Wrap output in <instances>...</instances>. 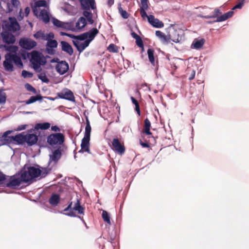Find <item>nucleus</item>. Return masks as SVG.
<instances>
[{
  "label": "nucleus",
  "instance_id": "1",
  "mask_svg": "<svg viewBox=\"0 0 249 249\" xmlns=\"http://www.w3.org/2000/svg\"><path fill=\"white\" fill-rule=\"evenodd\" d=\"M51 168H36L30 167L27 170L23 171L21 178L23 182H27L39 176L41 178H45L51 171Z\"/></svg>",
  "mask_w": 249,
  "mask_h": 249
},
{
  "label": "nucleus",
  "instance_id": "2",
  "mask_svg": "<svg viewBox=\"0 0 249 249\" xmlns=\"http://www.w3.org/2000/svg\"><path fill=\"white\" fill-rule=\"evenodd\" d=\"M22 67L23 63L20 57L16 53H8L5 55V60L3 62L4 70L8 72H12L15 70L13 65Z\"/></svg>",
  "mask_w": 249,
  "mask_h": 249
},
{
  "label": "nucleus",
  "instance_id": "3",
  "mask_svg": "<svg viewBox=\"0 0 249 249\" xmlns=\"http://www.w3.org/2000/svg\"><path fill=\"white\" fill-rule=\"evenodd\" d=\"M80 3L81 8L84 10L83 15L86 18L87 21L90 24L94 23L92 18L93 14L89 11L90 9L95 10L96 6L94 0H78Z\"/></svg>",
  "mask_w": 249,
  "mask_h": 249
},
{
  "label": "nucleus",
  "instance_id": "4",
  "mask_svg": "<svg viewBox=\"0 0 249 249\" xmlns=\"http://www.w3.org/2000/svg\"><path fill=\"white\" fill-rule=\"evenodd\" d=\"M30 61L33 69L36 72H40L42 70L41 66L46 63V59L42 53L36 51L31 53Z\"/></svg>",
  "mask_w": 249,
  "mask_h": 249
},
{
  "label": "nucleus",
  "instance_id": "5",
  "mask_svg": "<svg viewBox=\"0 0 249 249\" xmlns=\"http://www.w3.org/2000/svg\"><path fill=\"white\" fill-rule=\"evenodd\" d=\"M91 128L90 125L89 121L88 118H86V125L85 127V131L84 133V138L82 140L81 144V150L79 152H88L90 153L89 150V141L90 137V132Z\"/></svg>",
  "mask_w": 249,
  "mask_h": 249
},
{
  "label": "nucleus",
  "instance_id": "6",
  "mask_svg": "<svg viewBox=\"0 0 249 249\" xmlns=\"http://www.w3.org/2000/svg\"><path fill=\"white\" fill-rule=\"evenodd\" d=\"M72 203V202H71L68 206L64 210V212L69 211V213H64L65 214L71 217L76 216L74 213V211H77L78 214L84 213V208L81 206L80 201L78 199H77V201L74 204L72 208H71Z\"/></svg>",
  "mask_w": 249,
  "mask_h": 249
},
{
  "label": "nucleus",
  "instance_id": "7",
  "mask_svg": "<svg viewBox=\"0 0 249 249\" xmlns=\"http://www.w3.org/2000/svg\"><path fill=\"white\" fill-rule=\"evenodd\" d=\"M64 140V135L61 133L51 134L47 138V142L52 146L62 145Z\"/></svg>",
  "mask_w": 249,
  "mask_h": 249
},
{
  "label": "nucleus",
  "instance_id": "8",
  "mask_svg": "<svg viewBox=\"0 0 249 249\" xmlns=\"http://www.w3.org/2000/svg\"><path fill=\"white\" fill-rule=\"evenodd\" d=\"M222 12L219 8H215L214 9L213 16L214 18H216V19L214 20V22H222L226 20V19L232 17L233 15L234 12L232 11H230L224 14L218 16L219 15L221 14Z\"/></svg>",
  "mask_w": 249,
  "mask_h": 249
},
{
  "label": "nucleus",
  "instance_id": "9",
  "mask_svg": "<svg viewBox=\"0 0 249 249\" xmlns=\"http://www.w3.org/2000/svg\"><path fill=\"white\" fill-rule=\"evenodd\" d=\"M99 31L96 28H93L87 32L79 35L81 40H86L90 43L98 34Z\"/></svg>",
  "mask_w": 249,
  "mask_h": 249
},
{
  "label": "nucleus",
  "instance_id": "10",
  "mask_svg": "<svg viewBox=\"0 0 249 249\" xmlns=\"http://www.w3.org/2000/svg\"><path fill=\"white\" fill-rule=\"evenodd\" d=\"M53 25L57 28L66 30H73L74 29L73 24L71 22H63L55 18L52 19Z\"/></svg>",
  "mask_w": 249,
  "mask_h": 249
},
{
  "label": "nucleus",
  "instance_id": "11",
  "mask_svg": "<svg viewBox=\"0 0 249 249\" xmlns=\"http://www.w3.org/2000/svg\"><path fill=\"white\" fill-rule=\"evenodd\" d=\"M54 37V34L53 33V36L52 37H50L47 40V44L46 45V52L47 53L51 55L54 54L55 53V51L54 49L56 48L58 45L57 42L56 40L53 39Z\"/></svg>",
  "mask_w": 249,
  "mask_h": 249
},
{
  "label": "nucleus",
  "instance_id": "12",
  "mask_svg": "<svg viewBox=\"0 0 249 249\" xmlns=\"http://www.w3.org/2000/svg\"><path fill=\"white\" fill-rule=\"evenodd\" d=\"M19 43L22 48L28 50L32 49L36 45V42L35 41L28 38L20 39Z\"/></svg>",
  "mask_w": 249,
  "mask_h": 249
},
{
  "label": "nucleus",
  "instance_id": "13",
  "mask_svg": "<svg viewBox=\"0 0 249 249\" xmlns=\"http://www.w3.org/2000/svg\"><path fill=\"white\" fill-rule=\"evenodd\" d=\"M57 97L61 99H65L71 102L75 101V98L72 92L69 89H65L62 91L57 93Z\"/></svg>",
  "mask_w": 249,
  "mask_h": 249
},
{
  "label": "nucleus",
  "instance_id": "14",
  "mask_svg": "<svg viewBox=\"0 0 249 249\" xmlns=\"http://www.w3.org/2000/svg\"><path fill=\"white\" fill-rule=\"evenodd\" d=\"M61 157V152L59 148L55 150L52 155H50L49 166L55 165Z\"/></svg>",
  "mask_w": 249,
  "mask_h": 249
},
{
  "label": "nucleus",
  "instance_id": "15",
  "mask_svg": "<svg viewBox=\"0 0 249 249\" xmlns=\"http://www.w3.org/2000/svg\"><path fill=\"white\" fill-rule=\"evenodd\" d=\"M112 145L114 150L120 155H122L124 153L125 147L122 144L118 139L115 138L113 139Z\"/></svg>",
  "mask_w": 249,
  "mask_h": 249
},
{
  "label": "nucleus",
  "instance_id": "16",
  "mask_svg": "<svg viewBox=\"0 0 249 249\" xmlns=\"http://www.w3.org/2000/svg\"><path fill=\"white\" fill-rule=\"evenodd\" d=\"M12 131L8 130L5 132L2 136L0 137V143L2 145L14 143V136H9L8 135Z\"/></svg>",
  "mask_w": 249,
  "mask_h": 249
},
{
  "label": "nucleus",
  "instance_id": "17",
  "mask_svg": "<svg viewBox=\"0 0 249 249\" xmlns=\"http://www.w3.org/2000/svg\"><path fill=\"white\" fill-rule=\"evenodd\" d=\"M53 32H50L48 34H46L44 31L41 30L38 31L34 35V37L37 40H41L43 41H47L49 38L52 37Z\"/></svg>",
  "mask_w": 249,
  "mask_h": 249
},
{
  "label": "nucleus",
  "instance_id": "18",
  "mask_svg": "<svg viewBox=\"0 0 249 249\" xmlns=\"http://www.w3.org/2000/svg\"><path fill=\"white\" fill-rule=\"evenodd\" d=\"M55 69L58 73L62 75L68 71L69 66L67 62L62 61L56 65Z\"/></svg>",
  "mask_w": 249,
  "mask_h": 249
},
{
  "label": "nucleus",
  "instance_id": "19",
  "mask_svg": "<svg viewBox=\"0 0 249 249\" xmlns=\"http://www.w3.org/2000/svg\"><path fill=\"white\" fill-rule=\"evenodd\" d=\"M22 181L23 180L21 177L19 178L13 176L10 178L9 181L6 183V185L7 187L15 188L19 186Z\"/></svg>",
  "mask_w": 249,
  "mask_h": 249
},
{
  "label": "nucleus",
  "instance_id": "20",
  "mask_svg": "<svg viewBox=\"0 0 249 249\" xmlns=\"http://www.w3.org/2000/svg\"><path fill=\"white\" fill-rule=\"evenodd\" d=\"M148 22L155 28H162L164 26V24L159 19L155 18L153 15H149L148 17Z\"/></svg>",
  "mask_w": 249,
  "mask_h": 249
},
{
  "label": "nucleus",
  "instance_id": "21",
  "mask_svg": "<svg viewBox=\"0 0 249 249\" xmlns=\"http://www.w3.org/2000/svg\"><path fill=\"white\" fill-rule=\"evenodd\" d=\"M80 40H73V45L76 47L77 50L81 53L83 52L89 45V43L86 40L84 42H80Z\"/></svg>",
  "mask_w": 249,
  "mask_h": 249
},
{
  "label": "nucleus",
  "instance_id": "22",
  "mask_svg": "<svg viewBox=\"0 0 249 249\" xmlns=\"http://www.w3.org/2000/svg\"><path fill=\"white\" fill-rule=\"evenodd\" d=\"M169 37H170V40H171L175 43H179L183 39L182 36L180 35L179 32L176 30H174L171 32V34L169 35Z\"/></svg>",
  "mask_w": 249,
  "mask_h": 249
},
{
  "label": "nucleus",
  "instance_id": "23",
  "mask_svg": "<svg viewBox=\"0 0 249 249\" xmlns=\"http://www.w3.org/2000/svg\"><path fill=\"white\" fill-rule=\"evenodd\" d=\"M41 7H46L47 2L45 0H39L35 3V6L33 7V10L35 15L37 16L39 8Z\"/></svg>",
  "mask_w": 249,
  "mask_h": 249
},
{
  "label": "nucleus",
  "instance_id": "24",
  "mask_svg": "<svg viewBox=\"0 0 249 249\" xmlns=\"http://www.w3.org/2000/svg\"><path fill=\"white\" fill-rule=\"evenodd\" d=\"M2 36L3 42L8 44H14L15 42V37L11 33L8 32L4 33L2 34Z\"/></svg>",
  "mask_w": 249,
  "mask_h": 249
},
{
  "label": "nucleus",
  "instance_id": "25",
  "mask_svg": "<svg viewBox=\"0 0 249 249\" xmlns=\"http://www.w3.org/2000/svg\"><path fill=\"white\" fill-rule=\"evenodd\" d=\"M25 142L28 145L35 144L38 140L37 136L34 134H28L25 135Z\"/></svg>",
  "mask_w": 249,
  "mask_h": 249
},
{
  "label": "nucleus",
  "instance_id": "26",
  "mask_svg": "<svg viewBox=\"0 0 249 249\" xmlns=\"http://www.w3.org/2000/svg\"><path fill=\"white\" fill-rule=\"evenodd\" d=\"M62 46V50L66 52L69 55H71L73 53L72 47L67 42L62 41L61 42Z\"/></svg>",
  "mask_w": 249,
  "mask_h": 249
},
{
  "label": "nucleus",
  "instance_id": "27",
  "mask_svg": "<svg viewBox=\"0 0 249 249\" xmlns=\"http://www.w3.org/2000/svg\"><path fill=\"white\" fill-rule=\"evenodd\" d=\"M155 35L160 39V41L163 43H167L170 41L169 36H166L165 34L160 31H156Z\"/></svg>",
  "mask_w": 249,
  "mask_h": 249
},
{
  "label": "nucleus",
  "instance_id": "28",
  "mask_svg": "<svg viewBox=\"0 0 249 249\" xmlns=\"http://www.w3.org/2000/svg\"><path fill=\"white\" fill-rule=\"evenodd\" d=\"M87 19L85 17H80L76 22V28L78 30L84 28L87 24Z\"/></svg>",
  "mask_w": 249,
  "mask_h": 249
},
{
  "label": "nucleus",
  "instance_id": "29",
  "mask_svg": "<svg viewBox=\"0 0 249 249\" xmlns=\"http://www.w3.org/2000/svg\"><path fill=\"white\" fill-rule=\"evenodd\" d=\"M25 135L23 133L18 134L14 136V142H16L18 144H22L25 142Z\"/></svg>",
  "mask_w": 249,
  "mask_h": 249
},
{
  "label": "nucleus",
  "instance_id": "30",
  "mask_svg": "<svg viewBox=\"0 0 249 249\" xmlns=\"http://www.w3.org/2000/svg\"><path fill=\"white\" fill-rule=\"evenodd\" d=\"M60 201V196L56 194H53L49 200V203L53 206H56Z\"/></svg>",
  "mask_w": 249,
  "mask_h": 249
},
{
  "label": "nucleus",
  "instance_id": "31",
  "mask_svg": "<svg viewBox=\"0 0 249 249\" xmlns=\"http://www.w3.org/2000/svg\"><path fill=\"white\" fill-rule=\"evenodd\" d=\"M39 16L41 17L42 20L47 23L50 21V17L47 11L45 9H42L40 10Z\"/></svg>",
  "mask_w": 249,
  "mask_h": 249
},
{
  "label": "nucleus",
  "instance_id": "32",
  "mask_svg": "<svg viewBox=\"0 0 249 249\" xmlns=\"http://www.w3.org/2000/svg\"><path fill=\"white\" fill-rule=\"evenodd\" d=\"M50 126L51 124L48 122L37 123L35 125V129L36 130H47L50 127Z\"/></svg>",
  "mask_w": 249,
  "mask_h": 249
},
{
  "label": "nucleus",
  "instance_id": "33",
  "mask_svg": "<svg viewBox=\"0 0 249 249\" xmlns=\"http://www.w3.org/2000/svg\"><path fill=\"white\" fill-rule=\"evenodd\" d=\"M43 97L40 95H37L36 96H31L29 99L28 100H26L24 101L26 105H29L32 103H34L37 101H41Z\"/></svg>",
  "mask_w": 249,
  "mask_h": 249
},
{
  "label": "nucleus",
  "instance_id": "34",
  "mask_svg": "<svg viewBox=\"0 0 249 249\" xmlns=\"http://www.w3.org/2000/svg\"><path fill=\"white\" fill-rule=\"evenodd\" d=\"M151 126V123L149 120L146 118L144 120V124L143 132L147 135H151L152 133L150 131V128Z\"/></svg>",
  "mask_w": 249,
  "mask_h": 249
},
{
  "label": "nucleus",
  "instance_id": "35",
  "mask_svg": "<svg viewBox=\"0 0 249 249\" xmlns=\"http://www.w3.org/2000/svg\"><path fill=\"white\" fill-rule=\"evenodd\" d=\"M10 28L13 31H17L19 30V25L15 18H10Z\"/></svg>",
  "mask_w": 249,
  "mask_h": 249
},
{
  "label": "nucleus",
  "instance_id": "36",
  "mask_svg": "<svg viewBox=\"0 0 249 249\" xmlns=\"http://www.w3.org/2000/svg\"><path fill=\"white\" fill-rule=\"evenodd\" d=\"M204 42L205 40L204 39L196 40L193 42V44H192V46H193V48L199 49L203 46Z\"/></svg>",
  "mask_w": 249,
  "mask_h": 249
},
{
  "label": "nucleus",
  "instance_id": "37",
  "mask_svg": "<svg viewBox=\"0 0 249 249\" xmlns=\"http://www.w3.org/2000/svg\"><path fill=\"white\" fill-rule=\"evenodd\" d=\"M6 94L3 89H0V105H3L6 101Z\"/></svg>",
  "mask_w": 249,
  "mask_h": 249
},
{
  "label": "nucleus",
  "instance_id": "38",
  "mask_svg": "<svg viewBox=\"0 0 249 249\" xmlns=\"http://www.w3.org/2000/svg\"><path fill=\"white\" fill-rule=\"evenodd\" d=\"M154 51L151 49H149L147 50V54L149 61L153 65H155V58L154 56Z\"/></svg>",
  "mask_w": 249,
  "mask_h": 249
},
{
  "label": "nucleus",
  "instance_id": "39",
  "mask_svg": "<svg viewBox=\"0 0 249 249\" xmlns=\"http://www.w3.org/2000/svg\"><path fill=\"white\" fill-rule=\"evenodd\" d=\"M102 216L105 222H107L109 225L111 224L110 220V216L109 213L106 211H103Z\"/></svg>",
  "mask_w": 249,
  "mask_h": 249
},
{
  "label": "nucleus",
  "instance_id": "40",
  "mask_svg": "<svg viewBox=\"0 0 249 249\" xmlns=\"http://www.w3.org/2000/svg\"><path fill=\"white\" fill-rule=\"evenodd\" d=\"M38 78L44 83H48L49 82V79L47 78L44 72H41L38 75Z\"/></svg>",
  "mask_w": 249,
  "mask_h": 249
},
{
  "label": "nucleus",
  "instance_id": "41",
  "mask_svg": "<svg viewBox=\"0 0 249 249\" xmlns=\"http://www.w3.org/2000/svg\"><path fill=\"white\" fill-rule=\"evenodd\" d=\"M60 34L62 36H66L70 37L71 38H73L74 39V40H81V38L79 37V35L75 36L73 34H68V33H64V32H61Z\"/></svg>",
  "mask_w": 249,
  "mask_h": 249
},
{
  "label": "nucleus",
  "instance_id": "42",
  "mask_svg": "<svg viewBox=\"0 0 249 249\" xmlns=\"http://www.w3.org/2000/svg\"><path fill=\"white\" fill-rule=\"evenodd\" d=\"M118 9L120 14L124 18L126 19L128 18L129 14L126 11L124 10L121 6H120Z\"/></svg>",
  "mask_w": 249,
  "mask_h": 249
},
{
  "label": "nucleus",
  "instance_id": "43",
  "mask_svg": "<svg viewBox=\"0 0 249 249\" xmlns=\"http://www.w3.org/2000/svg\"><path fill=\"white\" fill-rule=\"evenodd\" d=\"M25 88L26 89L29 91L33 92L34 94H36L37 91L35 88H34L30 84L27 83L25 85Z\"/></svg>",
  "mask_w": 249,
  "mask_h": 249
},
{
  "label": "nucleus",
  "instance_id": "44",
  "mask_svg": "<svg viewBox=\"0 0 249 249\" xmlns=\"http://www.w3.org/2000/svg\"><path fill=\"white\" fill-rule=\"evenodd\" d=\"M148 8V0H141L140 9L147 10Z\"/></svg>",
  "mask_w": 249,
  "mask_h": 249
},
{
  "label": "nucleus",
  "instance_id": "45",
  "mask_svg": "<svg viewBox=\"0 0 249 249\" xmlns=\"http://www.w3.org/2000/svg\"><path fill=\"white\" fill-rule=\"evenodd\" d=\"M22 76L24 78L26 77H32L33 75V74L32 72H29L25 70H23L21 73Z\"/></svg>",
  "mask_w": 249,
  "mask_h": 249
},
{
  "label": "nucleus",
  "instance_id": "46",
  "mask_svg": "<svg viewBox=\"0 0 249 249\" xmlns=\"http://www.w3.org/2000/svg\"><path fill=\"white\" fill-rule=\"evenodd\" d=\"M188 74H189L188 77L189 80H192L194 78L195 76L196 71L193 69H190L188 70Z\"/></svg>",
  "mask_w": 249,
  "mask_h": 249
},
{
  "label": "nucleus",
  "instance_id": "47",
  "mask_svg": "<svg viewBox=\"0 0 249 249\" xmlns=\"http://www.w3.org/2000/svg\"><path fill=\"white\" fill-rule=\"evenodd\" d=\"M136 42L137 45L139 47H143V42H142V40L141 39V38H140V37H139V38H136Z\"/></svg>",
  "mask_w": 249,
  "mask_h": 249
},
{
  "label": "nucleus",
  "instance_id": "48",
  "mask_svg": "<svg viewBox=\"0 0 249 249\" xmlns=\"http://www.w3.org/2000/svg\"><path fill=\"white\" fill-rule=\"evenodd\" d=\"M146 10H143V9H140V14H141V17L143 18H147L148 19V17L149 16H148L146 14Z\"/></svg>",
  "mask_w": 249,
  "mask_h": 249
},
{
  "label": "nucleus",
  "instance_id": "49",
  "mask_svg": "<svg viewBox=\"0 0 249 249\" xmlns=\"http://www.w3.org/2000/svg\"><path fill=\"white\" fill-rule=\"evenodd\" d=\"M5 50L10 52H16L17 50V47L16 46H10L5 47Z\"/></svg>",
  "mask_w": 249,
  "mask_h": 249
},
{
  "label": "nucleus",
  "instance_id": "50",
  "mask_svg": "<svg viewBox=\"0 0 249 249\" xmlns=\"http://www.w3.org/2000/svg\"><path fill=\"white\" fill-rule=\"evenodd\" d=\"M6 179V176L2 173H0V184H3Z\"/></svg>",
  "mask_w": 249,
  "mask_h": 249
},
{
  "label": "nucleus",
  "instance_id": "51",
  "mask_svg": "<svg viewBox=\"0 0 249 249\" xmlns=\"http://www.w3.org/2000/svg\"><path fill=\"white\" fill-rule=\"evenodd\" d=\"M243 3L240 2L238 4H236L235 6H234L232 8V10L231 11H233V10H234L236 9H241L243 7Z\"/></svg>",
  "mask_w": 249,
  "mask_h": 249
},
{
  "label": "nucleus",
  "instance_id": "52",
  "mask_svg": "<svg viewBox=\"0 0 249 249\" xmlns=\"http://www.w3.org/2000/svg\"><path fill=\"white\" fill-rule=\"evenodd\" d=\"M115 45L114 44H110L108 47V50L110 52H116V51L115 50Z\"/></svg>",
  "mask_w": 249,
  "mask_h": 249
},
{
  "label": "nucleus",
  "instance_id": "53",
  "mask_svg": "<svg viewBox=\"0 0 249 249\" xmlns=\"http://www.w3.org/2000/svg\"><path fill=\"white\" fill-rule=\"evenodd\" d=\"M11 0L12 4L14 7H18L19 4V2L18 0Z\"/></svg>",
  "mask_w": 249,
  "mask_h": 249
},
{
  "label": "nucleus",
  "instance_id": "54",
  "mask_svg": "<svg viewBox=\"0 0 249 249\" xmlns=\"http://www.w3.org/2000/svg\"><path fill=\"white\" fill-rule=\"evenodd\" d=\"M51 130L54 132H59L60 131V129L56 125L52 126Z\"/></svg>",
  "mask_w": 249,
  "mask_h": 249
},
{
  "label": "nucleus",
  "instance_id": "55",
  "mask_svg": "<svg viewBox=\"0 0 249 249\" xmlns=\"http://www.w3.org/2000/svg\"><path fill=\"white\" fill-rule=\"evenodd\" d=\"M26 127H27V125H26V124L19 125L18 127V130L20 131V130H24L25 129H26Z\"/></svg>",
  "mask_w": 249,
  "mask_h": 249
},
{
  "label": "nucleus",
  "instance_id": "56",
  "mask_svg": "<svg viewBox=\"0 0 249 249\" xmlns=\"http://www.w3.org/2000/svg\"><path fill=\"white\" fill-rule=\"evenodd\" d=\"M135 110H136V111L137 112L138 114L140 115V114H141V112H140V107H139V105L138 104V105H136L135 106Z\"/></svg>",
  "mask_w": 249,
  "mask_h": 249
},
{
  "label": "nucleus",
  "instance_id": "57",
  "mask_svg": "<svg viewBox=\"0 0 249 249\" xmlns=\"http://www.w3.org/2000/svg\"><path fill=\"white\" fill-rule=\"evenodd\" d=\"M131 101L133 103V104H134L135 105V106H136V105H138L139 104L138 101H137V100L134 98L133 97H131Z\"/></svg>",
  "mask_w": 249,
  "mask_h": 249
},
{
  "label": "nucleus",
  "instance_id": "58",
  "mask_svg": "<svg viewBox=\"0 0 249 249\" xmlns=\"http://www.w3.org/2000/svg\"><path fill=\"white\" fill-rule=\"evenodd\" d=\"M131 36L132 37L136 39V38H139V36L135 33L132 32L131 33Z\"/></svg>",
  "mask_w": 249,
  "mask_h": 249
},
{
  "label": "nucleus",
  "instance_id": "59",
  "mask_svg": "<svg viewBox=\"0 0 249 249\" xmlns=\"http://www.w3.org/2000/svg\"><path fill=\"white\" fill-rule=\"evenodd\" d=\"M140 143H141V145L143 147H149V145L147 143H144V142H142L141 141H140Z\"/></svg>",
  "mask_w": 249,
  "mask_h": 249
},
{
  "label": "nucleus",
  "instance_id": "60",
  "mask_svg": "<svg viewBox=\"0 0 249 249\" xmlns=\"http://www.w3.org/2000/svg\"><path fill=\"white\" fill-rule=\"evenodd\" d=\"M201 17L205 18L206 19H209V18H214V17L213 15L211 16H201Z\"/></svg>",
  "mask_w": 249,
  "mask_h": 249
},
{
  "label": "nucleus",
  "instance_id": "61",
  "mask_svg": "<svg viewBox=\"0 0 249 249\" xmlns=\"http://www.w3.org/2000/svg\"><path fill=\"white\" fill-rule=\"evenodd\" d=\"M114 3V0H108L107 4L110 7Z\"/></svg>",
  "mask_w": 249,
  "mask_h": 249
},
{
  "label": "nucleus",
  "instance_id": "62",
  "mask_svg": "<svg viewBox=\"0 0 249 249\" xmlns=\"http://www.w3.org/2000/svg\"><path fill=\"white\" fill-rule=\"evenodd\" d=\"M30 9L29 7H26L25 9V13L26 14V15L27 16L29 13H30Z\"/></svg>",
  "mask_w": 249,
  "mask_h": 249
},
{
  "label": "nucleus",
  "instance_id": "63",
  "mask_svg": "<svg viewBox=\"0 0 249 249\" xmlns=\"http://www.w3.org/2000/svg\"><path fill=\"white\" fill-rule=\"evenodd\" d=\"M45 98L51 101H54L56 99H57V97L53 98L52 97H45Z\"/></svg>",
  "mask_w": 249,
  "mask_h": 249
},
{
  "label": "nucleus",
  "instance_id": "64",
  "mask_svg": "<svg viewBox=\"0 0 249 249\" xmlns=\"http://www.w3.org/2000/svg\"><path fill=\"white\" fill-rule=\"evenodd\" d=\"M78 217H79V218H80V219L82 220V221H83L84 223H85V221H84V219H83V218H81L80 216H78Z\"/></svg>",
  "mask_w": 249,
  "mask_h": 249
}]
</instances>
